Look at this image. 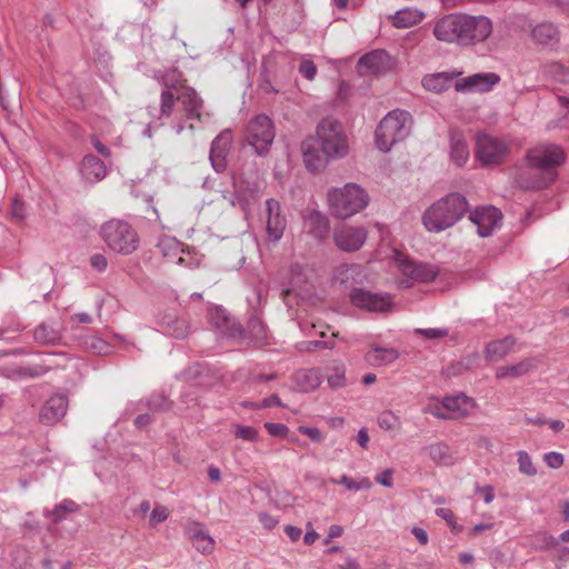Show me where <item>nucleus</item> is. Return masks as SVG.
Segmentation results:
<instances>
[{
    "label": "nucleus",
    "instance_id": "obj_1",
    "mask_svg": "<svg viewBox=\"0 0 569 569\" xmlns=\"http://www.w3.org/2000/svg\"><path fill=\"white\" fill-rule=\"evenodd\" d=\"M566 160L562 148L556 144H539L526 152L523 162L516 167L515 183L522 190H541L555 182Z\"/></svg>",
    "mask_w": 569,
    "mask_h": 569
},
{
    "label": "nucleus",
    "instance_id": "obj_2",
    "mask_svg": "<svg viewBox=\"0 0 569 569\" xmlns=\"http://www.w3.org/2000/svg\"><path fill=\"white\" fill-rule=\"evenodd\" d=\"M301 151L303 162L311 172L321 171L331 159L343 158L348 143L341 124L333 118L322 119L317 127V137L306 139Z\"/></svg>",
    "mask_w": 569,
    "mask_h": 569
},
{
    "label": "nucleus",
    "instance_id": "obj_3",
    "mask_svg": "<svg viewBox=\"0 0 569 569\" xmlns=\"http://www.w3.org/2000/svg\"><path fill=\"white\" fill-rule=\"evenodd\" d=\"M468 207L462 194L451 192L425 211L422 222L428 231L440 232L457 223L468 211Z\"/></svg>",
    "mask_w": 569,
    "mask_h": 569
},
{
    "label": "nucleus",
    "instance_id": "obj_4",
    "mask_svg": "<svg viewBox=\"0 0 569 569\" xmlns=\"http://www.w3.org/2000/svg\"><path fill=\"white\" fill-rule=\"evenodd\" d=\"M328 202L332 216L347 219L368 206L369 196L360 186L347 183L342 188L330 189Z\"/></svg>",
    "mask_w": 569,
    "mask_h": 569
},
{
    "label": "nucleus",
    "instance_id": "obj_5",
    "mask_svg": "<svg viewBox=\"0 0 569 569\" xmlns=\"http://www.w3.org/2000/svg\"><path fill=\"white\" fill-rule=\"evenodd\" d=\"M411 114L405 110L390 111L378 124L375 138L377 148L389 151L393 144L402 141L410 133Z\"/></svg>",
    "mask_w": 569,
    "mask_h": 569
},
{
    "label": "nucleus",
    "instance_id": "obj_6",
    "mask_svg": "<svg viewBox=\"0 0 569 569\" xmlns=\"http://www.w3.org/2000/svg\"><path fill=\"white\" fill-rule=\"evenodd\" d=\"M101 237L114 252L130 254L137 250L139 238L133 228L123 220L112 219L101 227Z\"/></svg>",
    "mask_w": 569,
    "mask_h": 569
},
{
    "label": "nucleus",
    "instance_id": "obj_7",
    "mask_svg": "<svg viewBox=\"0 0 569 569\" xmlns=\"http://www.w3.org/2000/svg\"><path fill=\"white\" fill-rule=\"evenodd\" d=\"M510 150V143L502 138L487 133H478L476 136L475 157L483 167L503 163Z\"/></svg>",
    "mask_w": 569,
    "mask_h": 569
},
{
    "label": "nucleus",
    "instance_id": "obj_8",
    "mask_svg": "<svg viewBox=\"0 0 569 569\" xmlns=\"http://www.w3.org/2000/svg\"><path fill=\"white\" fill-rule=\"evenodd\" d=\"M274 139V128L271 119L266 114H259L247 126L246 140L254 149L256 153H267Z\"/></svg>",
    "mask_w": 569,
    "mask_h": 569
},
{
    "label": "nucleus",
    "instance_id": "obj_9",
    "mask_svg": "<svg viewBox=\"0 0 569 569\" xmlns=\"http://www.w3.org/2000/svg\"><path fill=\"white\" fill-rule=\"evenodd\" d=\"M160 83L162 86V91L160 94V116L159 120L162 118L168 119L173 111L176 104V98L178 93L188 88L186 83V79L183 74L177 69H171L164 72L160 78Z\"/></svg>",
    "mask_w": 569,
    "mask_h": 569
},
{
    "label": "nucleus",
    "instance_id": "obj_10",
    "mask_svg": "<svg viewBox=\"0 0 569 569\" xmlns=\"http://www.w3.org/2000/svg\"><path fill=\"white\" fill-rule=\"evenodd\" d=\"M433 34L439 41L465 47V13H450L440 18L433 27Z\"/></svg>",
    "mask_w": 569,
    "mask_h": 569
},
{
    "label": "nucleus",
    "instance_id": "obj_11",
    "mask_svg": "<svg viewBox=\"0 0 569 569\" xmlns=\"http://www.w3.org/2000/svg\"><path fill=\"white\" fill-rule=\"evenodd\" d=\"M477 405L467 393L446 396L441 406H437L431 413L441 419H458L472 413Z\"/></svg>",
    "mask_w": 569,
    "mask_h": 569
},
{
    "label": "nucleus",
    "instance_id": "obj_12",
    "mask_svg": "<svg viewBox=\"0 0 569 569\" xmlns=\"http://www.w3.org/2000/svg\"><path fill=\"white\" fill-rule=\"evenodd\" d=\"M350 301L355 307L372 312H388L393 307L390 295L376 293L363 288H355L350 293Z\"/></svg>",
    "mask_w": 569,
    "mask_h": 569
},
{
    "label": "nucleus",
    "instance_id": "obj_13",
    "mask_svg": "<svg viewBox=\"0 0 569 569\" xmlns=\"http://www.w3.org/2000/svg\"><path fill=\"white\" fill-rule=\"evenodd\" d=\"M368 231L363 227L343 224L333 232L336 246L345 252L358 251L366 242Z\"/></svg>",
    "mask_w": 569,
    "mask_h": 569
},
{
    "label": "nucleus",
    "instance_id": "obj_14",
    "mask_svg": "<svg viewBox=\"0 0 569 569\" xmlns=\"http://www.w3.org/2000/svg\"><path fill=\"white\" fill-rule=\"evenodd\" d=\"M492 32V22L486 16L465 14V47L483 42Z\"/></svg>",
    "mask_w": 569,
    "mask_h": 569
},
{
    "label": "nucleus",
    "instance_id": "obj_15",
    "mask_svg": "<svg viewBox=\"0 0 569 569\" xmlns=\"http://www.w3.org/2000/svg\"><path fill=\"white\" fill-rule=\"evenodd\" d=\"M208 320L223 336L230 338L243 337L242 326L221 307H211L208 311Z\"/></svg>",
    "mask_w": 569,
    "mask_h": 569
},
{
    "label": "nucleus",
    "instance_id": "obj_16",
    "mask_svg": "<svg viewBox=\"0 0 569 569\" xmlns=\"http://www.w3.org/2000/svg\"><path fill=\"white\" fill-rule=\"evenodd\" d=\"M69 399L66 393H53L41 407L39 421L46 426L58 423L67 413Z\"/></svg>",
    "mask_w": 569,
    "mask_h": 569
},
{
    "label": "nucleus",
    "instance_id": "obj_17",
    "mask_svg": "<svg viewBox=\"0 0 569 569\" xmlns=\"http://www.w3.org/2000/svg\"><path fill=\"white\" fill-rule=\"evenodd\" d=\"M502 214L492 206L481 207L470 212L469 219L477 226L480 237H489L499 226Z\"/></svg>",
    "mask_w": 569,
    "mask_h": 569
},
{
    "label": "nucleus",
    "instance_id": "obj_18",
    "mask_svg": "<svg viewBox=\"0 0 569 569\" xmlns=\"http://www.w3.org/2000/svg\"><path fill=\"white\" fill-rule=\"evenodd\" d=\"M356 68L360 76L379 74L390 69V57L385 50H372L358 60Z\"/></svg>",
    "mask_w": 569,
    "mask_h": 569
},
{
    "label": "nucleus",
    "instance_id": "obj_19",
    "mask_svg": "<svg viewBox=\"0 0 569 569\" xmlns=\"http://www.w3.org/2000/svg\"><path fill=\"white\" fill-rule=\"evenodd\" d=\"M267 221L266 230L268 239L272 242L279 241L287 227L286 217L281 213L280 203L274 199L266 201Z\"/></svg>",
    "mask_w": 569,
    "mask_h": 569
},
{
    "label": "nucleus",
    "instance_id": "obj_20",
    "mask_svg": "<svg viewBox=\"0 0 569 569\" xmlns=\"http://www.w3.org/2000/svg\"><path fill=\"white\" fill-rule=\"evenodd\" d=\"M232 143V133L223 130L211 142L209 159L216 172H223L227 168V156Z\"/></svg>",
    "mask_w": 569,
    "mask_h": 569
},
{
    "label": "nucleus",
    "instance_id": "obj_21",
    "mask_svg": "<svg viewBox=\"0 0 569 569\" xmlns=\"http://www.w3.org/2000/svg\"><path fill=\"white\" fill-rule=\"evenodd\" d=\"M160 330L174 339H186L191 333L190 321L176 313H163L157 320Z\"/></svg>",
    "mask_w": 569,
    "mask_h": 569
},
{
    "label": "nucleus",
    "instance_id": "obj_22",
    "mask_svg": "<svg viewBox=\"0 0 569 569\" xmlns=\"http://www.w3.org/2000/svg\"><path fill=\"white\" fill-rule=\"evenodd\" d=\"M398 266L403 276L418 282L433 281L439 273L435 266L422 262L418 263L407 258L399 259Z\"/></svg>",
    "mask_w": 569,
    "mask_h": 569
},
{
    "label": "nucleus",
    "instance_id": "obj_23",
    "mask_svg": "<svg viewBox=\"0 0 569 569\" xmlns=\"http://www.w3.org/2000/svg\"><path fill=\"white\" fill-rule=\"evenodd\" d=\"M500 81V77L497 73H476L473 76L463 78L455 83V89L459 92L477 91L486 92L489 91L495 84Z\"/></svg>",
    "mask_w": 569,
    "mask_h": 569
},
{
    "label": "nucleus",
    "instance_id": "obj_24",
    "mask_svg": "<svg viewBox=\"0 0 569 569\" xmlns=\"http://www.w3.org/2000/svg\"><path fill=\"white\" fill-rule=\"evenodd\" d=\"M180 101L189 120H201V110L203 109V100L198 92L189 87L178 93L176 101Z\"/></svg>",
    "mask_w": 569,
    "mask_h": 569
},
{
    "label": "nucleus",
    "instance_id": "obj_25",
    "mask_svg": "<svg viewBox=\"0 0 569 569\" xmlns=\"http://www.w3.org/2000/svg\"><path fill=\"white\" fill-rule=\"evenodd\" d=\"M538 358H526L516 365L501 366L496 370L497 379H517L528 375L529 372L537 369L539 365Z\"/></svg>",
    "mask_w": 569,
    "mask_h": 569
},
{
    "label": "nucleus",
    "instance_id": "obj_26",
    "mask_svg": "<svg viewBox=\"0 0 569 569\" xmlns=\"http://www.w3.org/2000/svg\"><path fill=\"white\" fill-rule=\"evenodd\" d=\"M80 173L86 181L96 183L107 176V167L104 162L94 154H87L82 159Z\"/></svg>",
    "mask_w": 569,
    "mask_h": 569
},
{
    "label": "nucleus",
    "instance_id": "obj_27",
    "mask_svg": "<svg viewBox=\"0 0 569 569\" xmlns=\"http://www.w3.org/2000/svg\"><path fill=\"white\" fill-rule=\"evenodd\" d=\"M516 342L517 340L512 336H507L502 339L488 342L485 348L486 360L489 362H496L503 359L512 351Z\"/></svg>",
    "mask_w": 569,
    "mask_h": 569
},
{
    "label": "nucleus",
    "instance_id": "obj_28",
    "mask_svg": "<svg viewBox=\"0 0 569 569\" xmlns=\"http://www.w3.org/2000/svg\"><path fill=\"white\" fill-rule=\"evenodd\" d=\"M187 535L193 547L201 553H210L214 548V540L206 531L200 522H193L187 530Z\"/></svg>",
    "mask_w": 569,
    "mask_h": 569
},
{
    "label": "nucleus",
    "instance_id": "obj_29",
    "mask_svg": "<svg viewBox=\"0 0 569 569\" xmlns=\"http://www.w3.org/2000/svg\"><path fill=\"white\" fill-rule=\"evenodd\" d=\"M305 228L316 239H323L329 233L328 218L317 210H311L303 217Z\"/></svg>",
    "mask_w": 569,
    "mask_h": 569
},
{
    "label": "nucleus",
    "instance_id": "obj_30",
    "mask_svg": "<svg viewBox=\"0 0 569 569\" xmlns=\"http://www.w3.org/2000/svg\"><path fill=\"white\" fill-rule=\"evenodd\" d=\"M34 339L41 345H58L61 340V326L57 321H46L34 329Z\"/></svg>",
    "mask_w": 569,
    "mask_h": 569
},
{
    "label": "nucleus",
    "instance_id": "obj_31",
    "mask_svg": "<svg viewBox=\"0 0 569 569\" xmlns=\"http://www.w3.org/2000/svg\"><path fill=\"white\" fill-rule=\"evenodd\" d=\"M532 38L540 44L555 46L559 42L560 32L556 24L542 22L532 29Z\"/></svg>",
    "mask_w": 569,
    "mask_h": 569
},
{
    "label": "nucleus",
    "instance_id": "obj_32",
    "mask_svg": "<svg viewBox=\"0 0 569 569\" xmlns=\"http://www.w3.org/2000/svg\"><path fill=\"white\" fill-rule=\"evenodd\" d=\"M248 337L254 347H262L268 343V329L261 319L252 316L248 321L247 331L244 330L243 338Z\"/></svg>",
    "mask_w": 569,
    "mask_h": 569
},
{
    "label": "nucleus",
    "instance_id": "obj_33",
    "mask_svg": "<svg viewBox=\"0 0 569 569\" xmlns=\"http://www.w3.org/2000/svg\"><path fill=\"white\" fill-rule=\"evenodd\" d=\"M469 148L460 132L450 133V158L458 166L462 167L469 159Z\"/></svg>",
    "mask_w": 569,
    "mask_h": 569
},
{
    "label": "nucleus",
    "instance_id": "obj_34",
    "mask_svg": "<svg viewBox=\"0 0 569 569\" xmlns=\"http://www.w3.org/2000/svg\"><path fill=\"white\" fill-rule=\"evenodd\" d=\"M399 357L395 348L373 347L366 353V361L370 366H387L392 363Z\"/></svg>",
    "mask_w": 569,
    "mask_h": 569
},
{
    "label": "nucleus",
    "instance_id": "obj_35",
    "mask_svg": "<svg viewBox=\"0 0 569 569\" xmlns=\"http://www.w3.org/2000/svg\"><path fill=\"white\" fill-rule=\"evenodd\" d=\"M79 505L71 499H63L60 503L56 505L52 510H43V516L51 519L52 523L58 525L63 521L69 513L77 512Z\"/></svg>",
    "mask_w": 569,
    "mask_h": 569
},
{
    "label": "nucleus",
    "instance_id": "obj_36",
    "mask_svg": "<svg viewBox=\"0 0 569 569\" xmlns=\"http://www.w3.org/2000/svg\"><path fill=\"white\" fill-rule=\"evenodd\" d=\"M452 81V77L447 72L427 74L422 79V86L426 90L441 93L446 91Z\"/></svg>",
    "mask_w": 569,
    "mask_h": 569
},
{
    "label": "nucleus",
    "instance_id": "obj_37",
    "mask_svg": "<svg viewBox=\"0 0 569 569\" xmlns=\"http://www.w3.org/2000/svg\"><path fill=\"white\" fill-rule=\"evenodd\" d=\"M423 13L417 9L406 8L398 10L392 17V24L397 28H410L419 23Z\"/></svg>",
    "mask_w": 569,
    "mask_h": 569
},
{
    "label": "nucleus",
    "instance_id": "obj_38",
    "mask_svg": "<svg viewBox=\"0 0 569 569\" xmlns=\"http://www.w3.org/2000/svg\"><path fill=\"white\" fill-rule=\"evenodd\" d=\"M430 459L437 465L449 466L452 463V455L450 448L446 443H433L425 448Z\"/></svg>",
    "mask_w": 569,
    "mask_h": 569
},
{
    "label": "nucleus",
    "instance_id": "obj_39",
    "mask_svg": "<svg viewBox=\"0 0 569 569\" xmlns=\"http://www.w3.org/2000/svg\"><path fill=\"white\" fill-rule=\"evenodd\" d=\"M43 372L42 367H14L0 370L1 376L11 380H20L26 377L34 378L41 376Z\"/></svg>",
    "mask_w": 569,
    "mask_h": 569
},
{
    "label": "nucleus",
    "instance_id": "obj_40",
    "mask_svg": "<svg viewBox=\"0 0 569 569\" xmlns=\"http://www.w3.org/2000/svg\"><path fill=\"white\" fill-rule=\"evenodd\" d=\"M545 72L558 82L569 83V64L553 61L546 64Z\"/></svg>",
    "mask_w": 569,
    "mask_h": 569
},
{
    "label": "nucleus",
    "instance_id": "obj_41",
    "mask_svg": "<svg viewBox=\"0 0 569 569\" xmlns=\"http://www.w3.org/2000/svg\"><path fill=\"white\" fill-rule=\"evenodd\" d=\"M144 402L146 406L154 412L167 411L172 407V401L166 393H149Z\"/></svg>",
    "mask_w": 569,
    "mask_h": 569
},
{
    "label": "nucleus",
    "instance_id": "obj_42",
    "mask_svg": "<svg viewBox=\"0 0 569 569\" xmlns=\"http://www.w3.org/2000/svg\"><path fill=\"white\" fill-rule=\"evenodd\" d=\"M478 356H469L467 358H463L459 361L451 362L448 368L446 369L447 376H458L462 372L469 370L473 363L476 362Z\"/></svg>",
    "mask_w": 569,
    "mask_h": 569
},
{
    "label": "nucleus",
    "instance_id": "obj_43",
    "mask_svg": "<svg viewBox=\"0 0 569 569\" xmlns=\"http://www.w3.org/2000/svg\"><path fill=\"white\" fill-rule=\"evenodd\" d=\"M518 456V465L519 471L528 477H533L537 475V469L532 462L531 457L525 450H520L517 452Z\"/></svg>",
    "mask_w": 569,
    "mask_h": 569
},
{
    "label": "nucleus",
    "instance_id": "obj_44",
    "mask_svg": "<svg viewBox=\"0 0 569 569\" xmlns=\"http://www.w3.org/2000/svg\"><path fill=\"white\" fill-rule=\"evenodd\" d=\"M557 545V539L547 532H538L537 535H535L532 539L533 548L539 550H548L551 548H556Z\"/></svg>",
    "mask_w": 569,
    "mask_h": 569
},
{
    "label": "nucleus",
    "instance_id": "obj_45",
    "mask_svg": "<svg viewBox=\"0 0 569 569\" xmlns=\"http://www.w3.org/2000/svg\"><path fill=\"white\" fill-rule=\"evenodd\" d=\"M336 483L345 486L349 490H368L371 488V481L368 478H362L360 481H355L352 478L343 475Z\"/></svg>",
    "mask_w": 569,
    "mask_h": 569
},
{
    "label": "nucleus",
    "instance_id": "obj_46",
    "mask_svg": "<svg viewBox=\"0 0 569 569\" xmlns=\"http://www.w3.org/2000/svg\"><path fill=\"white\" fill-rule=\"evenodd\" d=\"M327 382L329 388L331 389H341L348 387L345 377V369L340 367H335L333 373L328 376Z\"/></svg>",
    "mask_w": 569,
    "mask_h": 569
},
{
    "label": "nucleus",
    "instance_id": "obj_47",
    "mask_svg": "<svg viewBox=\"0 0 569 569\" xmlns=\"http://www.w3.org/2000/svg\"><path fill=\"white\" fill-rule=\"evenodd\" d=\"M9 214L12 220L17 222H22L27 217V208L24 202L19 200L18 198H14L12 200Z\"/></svg>",
    "mask_w": 569,
    "mask_h": 569
},
{
    "label": "nucleus",
    "instance_id": "obj_48",
    "mask_svg": "<svg viewBox=\"0 0 569 569\" xmlns=\"http://www.w3.org/2000/svg\"><path fill=\"white\" fill-rule=\"evenodd\" d=\"M168 517L169 512L164 506H156L150 515V526L156 527L157 525L166 521Z\"/></svg>",
    "mask_w": 569,
    "mask_h": 569
},
{
    "label": "nucleus",
    "instance_id": "obj_49",
    "mask_svg": "<svg viewBox=\"0 0 569 569\" xmlns=\"http://www.w3.org/2000/svg\"><path fill=\"white\" fill-rule=\"evenodd\" d=\"M236 437L248 441H256L258 439V431L253 427L237 426Z\"/></svg>",
    "mask_w": 569,
    "mask_h": 569
},
{
    "label": "nucleus",
    "instance_id": "obj_50",
    "mask_svg": "<svg viewBox=\"0 0 569 569\" xmlns=\"http://www.w3.org/2000/svg\"><path fill=\"white\" fill-rule=\"evenodd\" d=\"M298 380L299 381H301V380L310 381V386L303 388L301 391H308L309 388L310 389H316V388L319 387L318 375L313 370H305V371L299 372L298 373Z\"/></svg>",
    "mask_w": 569,
    "mask_h": 569
},
{
    "label": "nucleus",
    "instance_id": "obj_51",
    "mask_svg": "<svg viewBox=\"0 0 569 569\" xmlns=\"http://www.w3.org/2000/svg\"><path fill=\"white\" fill-rule=\"evenodd\" d=\"M543 460L552 469H558L563 465V456L556 451L545 453Z\"/></svg>",
    "mask_w": 569,
    "mask_h": 569
},
{
    "label": "nucleus",
    "instance_id": "obj_52",
    "mask_svg": "<svg viewBox=\"0 0 569 569\" xmlns=\"http://www.w3.org/2000/svg\"><path fill=\"white\" fill-rule=\"evenodd\" d=\"M299 72L308 80H313L317 74V67L311 60H303L299 66Z\"/></svg>",
    "mask_w": 569,
    "mask_h": 569
},
{
    "label": "nucleus",
    "instance_id": "obj_53",
    "mask_svg": "<svg viewBox=\"0 0 569 569\" xmlns=\"http://www.w3.org/2000/svg\"><path fill=\"white\" fill-rule=\"evenodd\" d=\"M264 428L273 437H286L289 429L283 423L266 422Z\"/></svg>",
    "mask_w": 569,
    "mask_h": 569
},
{
    "label": "nucleus",
    "instance_id": "obj_54",
    "mask_svg": "<svg viewBox=\"0 0 569 569\" xmlns=\"http://www.w3.org/2000/svg\"><path fill=\"white\" fill-rule=\"evenodd\" d=\"M416 332L426 337L427 339H439L448 335L447 329L439 328L417 329Z\"/></svg>",
    "mask_w": 569,
    "mask_h": 569
},
{
    "label": "nucleus",
    "instance_id": "obj_55",
    "mask_svg": "<svg viewBox=\"0 0 569 569\" xmlns=\"http://www.w3.org/2000/svg\"><path fill=\"white\" fill-rule=\"evenodd\" d=\"M298 431L301 435L309 437L315 442H320L323 440V435L318 428L300 426Z\"/></svg>",
    "mask_w": 569,
    "mask_h": 569
},
{
    "label": "nucleus",
    "instance_id": "obj_56",
    "mask_svg": "<svg viewBox=\"0 0 569 569\" xmlns=\"http://www.w3.org/2000/svg\"><path fill=\"white\" fill-rule=\"evenodd\" d=\"M396 417L390 411L382 412L378 418V425L381 429L391 430L395 426Z\"/></svg>",
    "mask_w": 569,
    "mask_h": 569
},
{
    "label": "nucleus",
    "instance_id": "obj_57",
    "mask_svg": "<svg viewBox=\"0 0 569 569\" xmlns=\"http://www.w3.org/2000/svg\"><path fill=\"white\" fill-rule=\"evenodd\" d=\"M274 378V375H261V373H254L249 379V388H263V383L272 380Z\"/></svg>",
    "mask_w": 569,
    "mask_h": 569
},
{
    "label": "nucleus",
    "instance_id": "obj_58",
    "mask_svg": "<svg viewBox=\"0 0 569 569\" xmlns=\"http://www.w3.org/2000/svg\"><path fill=\"white\" fill-rule=\"evenodd\" d=\"M90 264L94 270H97L99 272H103L107 269L108 260H107L106 256H103L101 253H94L90 258Z\"/></svg>",
    "mask_w": 569,
    "mask_h": 569
},
{
    "label": "nucleus",
    "instance_id": "obj_59",
    "mask_svg": "<svg viewBox=\"0 0 569 569\" xmlns=\"http://www.w3.org/2000/svg\"><path fill=\"white\" fill-rule=\"evenodd\" d=\"M201 372L202 366L200 363H194L182 372V377L186 380H194L201 376Z\"/></svg>",
    "mask_w": 569,
    "mask_h": 569
},
{
    "label": "nucleus",
    "instance_id": "obj_60",
    "mask_svg": "<svg viewBox=\"0 0 569 569\" xmlns=\"http://www.w3.org/2000/svg\"><path fill=\"white\" fill-rule=\"evenodd\" d=\"M476 493L482 495L485 503H490L495 499V489L492 486H478L476 488Z\"/></svg>",
    "mask_w": 569,
    "mask_h": 569
},
{
    "label": "nucleus",
    "instance_id": "obj_61",
    "mask_svg": "<svg viewBox=\"0 0 569 569\" xmlns=\"http://www.w3.org/2000/svg\"><path fill=\"white\" fill-rule=\"evenodd\" d=\"M376 481L383 487L391 488L392 487V471L390 469H386L376 477Z\"/></svg>",
    "mask_w": 569,
    "mask_h": 569
},
{
    "label": "nucleus",
    "instance_id": "obj_62",
    "mask_svg": "<svg viewBox=\"0 0 569 569\" xmlns=\"http://www.w3.org/2000/svg\"><path fill=\"white\" fill-rule=\"evenodd\" d=\"M436 515L446 520L450 526L455 523L456 517L449 508H438L436 509Z\"/></svg>",
    "mask_w": 569,
    "mask_h": 569
},
{
    "label": "nucleus",
    "instance_id": "obj_63",
    "mask_svg": "<svg viewBox=\"0 0 569 569\" xmlns=\"http://www.w3.org/2000/svg\"><path fill=\"white\" fill-rule=\"evenodd\" d=\"M411 533L416 537L420 545L426 546L429 541L427 531L420 527H413Z\"/></svg>",
    "mask_w": 569,
    "mask_h": 569
},
{
    "label": "nucleus",
    "instance_id": "obj_64",
    "mask_svg": "<svg viewBox=\"0 0 569 569\" xmlns=\"http://www.w3.org/2000/svg\"><path fill=\"white\" fill-rule=\"evenodd\" d=\"M91 141L98 153L106 158L110 157V149L107 146H104L96 136L91 138Z\"/></svg>",
    "mask_w": 569,
    "mask_h": 569
}]
</instances>
